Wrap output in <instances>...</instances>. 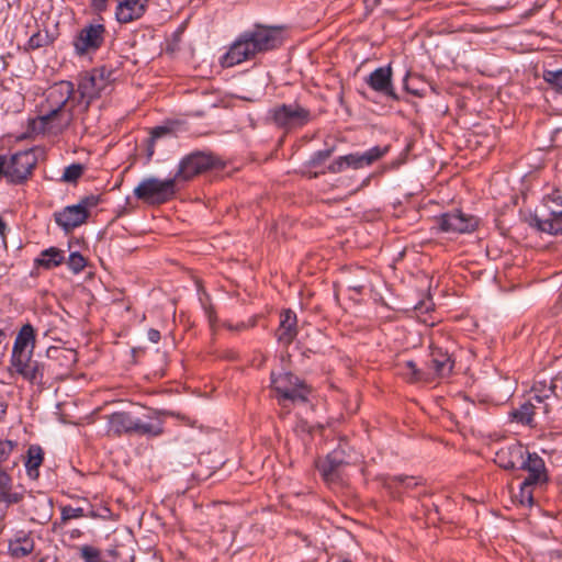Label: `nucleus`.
<instances>
[{
  "instance_id": "1",
  "label": "nucleus",
  "mask_w": 562,
  "mask_h": 562,
  "mask_svg": "<svg viewBox=\"0 0 562 562\" xmlns=\"http://www.w3.org/2000/svg\"><path fill=\"white\" fill-rule=\"evenodd\" d=\"M74 94L71 81L61 80L49 87L38 117L44 132L56 135L70 126L74 121V108L78 103Z\"/></svg>"
},
{
  "instance_id": "2",
  "label": "nucleus",
  "mask_w": 562,
  "mask_h": 562,
  "mask_svg": "<svg viewBox=\"0 0 562 562\" xmlns=\"http://www.w3.org/2000/svg\"><path fill=\"white\" fill-rule=\"evenodd\" d=\"M282 43L281 30L263 25L246 31L231 45L222 57V66L233 67L254 58L257 54L276 48Z\"/></svg>"
},
{
  "instance_id": "3",
  "label": "nucleus",
  "mask_w": 562,
  "mask_h": 562,
  "mask_svg": "<svg viewBox=\"0 0 562 562\" xmlns=\"http://www.w3.org/2000/svg\"><path fill=\"white\" fill-rule=\"evenodd\" d=\"M110 71L104 68L92 69L79 76L78 79V104L83 103V110L87 111L91 102L100 98L110 87Z\"/></svg>"
},
{
  "instance_id": "4",
  "label": "nucleus",
  "mask_w": 562,
  "mask_h": 562,
  "mask_svg": "<svg viewBox=\"0 0 562 562\" xmlns=\"http://www.w3.org/2000/svg\"><path fill=\"white\" fill-rule=\"evenodd\" d=\"M176 183L175 177L166 180L148 177L134 189V195L148 204H162L175 195Z\"/></svg>"
},
{
  "instance_id": "5",
  "label": "nucleus",
  "mask_w": 562,
  "mask_h": 562,
  "mask_svg": "<svg viewBox=\"0 0 562 562\" xmlns=\"http://www.w3.org/2000/svg\"><path fill=\"white\" fill-rule=\"evenodd\" d=\"M271 387L276 391L279 402L304 403L311 392L303 381L290 372L272 373Z\"/></svg>"
},
{
  "instance_id": "6",
  "label": "nucleus",
  "mask_w": 562,
  "mask_h": 562,
  "mask_svg": "<svg viewBox=\"0 0 562 562\" xmlns=\"http://www.w3.org/2000/svg\"><path fill=\"white\" fill-rule=\"evenodd\" d=\"M99 196L88 195L82 198L78 204L68 205L54 214L55 222L66 233L86 223L90 210L99 204Z\"/></svg>"
},
{
  "instance_id": "7",
  "label": "nucleus",
  "mask_w": 562,
  "mask_h": 562,
  "mask_svg": "<svg viewBox=\"0 0 562 562\" xmlns=\"http://www.w3.org/2000/svg\"><path fill=\"white\" fill-rule=\"evenodd\" d=\"M109 432L120 436L122 434H137L148 436H159L162 432L160 424L144 423L135 419L131 414L116 412L109 416Z\"/></svg>"
},
{
  "instance_id": "8",
  "label": "nucleus",
  "mask_w": 562,
  "mask_h": 562,
  "mask_svg": "<svg viewBox=\"0 0 562 562\" xmlns=\"http://www.w3.org/2000/svg\"><path fill=\"white\" fill-rule=\"evenodd\" d=\"M35 164V154L31 150L15 153L9 159L0 156V175L12 183H21L31 175Z\"/></svg>"
},
{
  "instance_id": "9",
  "label": "nucleus",
  "mask_w": 562,
  "mask_h": 562,
  "mask_svg": "<svg viewBox=\"0 0 562 562\" xmlns=\"http://www.w3.org/2000/svg\"><path fill=\"white\" fill-rule=\"evenodd\" d=\"M562 390V375H558L550 381H537L532 385L528 402L531 403L540 416L549 414L551 408V401L558 396L557 390Z\"/></svg>"
},
{
  "instance_id": "10",
  "label": "nucleus",
  "mask_w": 562,
  "mask_h": 562,
  "mask_svg": "<svg viewBox=\"0 0 562 562\" xmlns=\"http://www.w3.org/2000/svg\"><path fill=\"white\" fill-rule=\"evenodd\" d=\"M273 122L284 128H295L305 125L311 120V113L297 103L282 104L271 110Z\"/></svg>"
},
{
  "instance_id": "11",
  "label": "nucleus",
  "mask_w": 562,
  "mask_h": 562,
  "mask_svg": "<svg viewBox=\"0 0 562 562\" xmlns=\"http://www.w3.org/2000/svg\"><path fill=\"white\" fill-rule=\"evenodd\" d=\"M215 158L204 153H193L184 157L179 165V169L175 175L176 181H188L195 176L213 168Z\"/></svg>"
},
{
  "instance_id": "12",
  "label": "nucleus",
  "mask_w": 562,
  "mask_h": 562,
  "mask_svg": "<svg viewBox=\"0 0 562 562\" xmlns=\"http://www.w3.org/2000/svg\"><path fill=\"white\" fill-rule=\"evenodd\" d=\"M105 38L103 24H89L82 27L74 41V47L78 55L83 56L98 50Z\"/></svg>"
},
{
  "instance_id": "13",
  "label": "nucleus",
  "mask_w": 562,
  "mask_h": 562,
  "mask_svg": "<svg viewBox=\"0 0 562 562\" xmlns=\"http://www.w3.org/2000/svg\"><path fill=\"white\" fill-rule=\"evenodd\" d=\"M439 227L446 233H470L477 226V220L474 216L462 213L461 211H453L442 214L438 218Z\"/></svg>"
},
{
  "instance_id": "14",
  "label": "nucleus",
  "mask_w": 562,
  "mask_h": 562,
  "mask_svg": "<svg viewBox=\"0 0 562 562\" xmlns=\"http://www.w3.org/2000/svg\"><path fill=\"white\" fill-rule=\"evenodd\" d=\"M11 367L23 379L35 382L43 376L38 363L32 360V350L30 351H12Z\"/></svg>"
},
{
  "instance_id": "15",
  "label": "nucleus",
  "mask_w": 562,
  "mask_h": 562,
  "mask_svg": "<svg viewBox=\"0 0 562 562\" xmlns=\"http://www.w3.org/2000/svg\"><path fill=\"white\" fill-rule=\"evenodd\" d=\"M350 463V457H346V451L339 447L318 464V469L326 482H335L339 479L341 468Z\"/></svg>"
},
{
  "instance_id": "16",
  "label": "nucleus",
  "mask_w": 562,
  "mask_h": 562,
  "mask_svg": "<svg viewBox=\"0 0 562 562\" xmlns=\"http://www.w3.org/2000/svg\"><path fill=\"white\" fill-rule=\"evenodd\" d=\"M366 82L372 90L387 95L393 100H397V95L392 85L391 66L376 68L366 78Z\"/></svg>"
},
{
  "instance_id": "17",
  "label": "nucleus",
  "mask_w": 562,
  "mask_h": 562,
  "mask_svg": "<svg viewBox=\"0 0 562 562\" xmlns=\"http://www.w3.org/2000/svg\"><path fill=\"white\" fill-rule=\"evenodd\" d=\"M520 468L529 473L525 479L526 484L542 485L547 483L548 474L544 461L537 453H527V459H522Z\"/></svg>"
},
{
  "instance_id": "18",
  "label": "nucleus",
  "mask_w": 562,
  "mask_h": 562,
  "mask_svg": "<svg viewBox=\"0 0 562 562\" xmlns=\"http://www.w3.org/2000/svg\"><path fill=\"white\" fill-rule=\"evenodd\" d=\"M148 0H119L116 8V19L121 23H130L139 19L144 12Z\"/></svg>"
},
{
  "instance_id": "19",
  "label": "nucleus",
  "mask_w": 562,
  "mask_h": 562,
  "mask_svg": "<svg viewBox=\"0 0 562 562\" xmlns=\"http://www.w3.org/2000/svg\"><path fill=\"white\" fill-rule=\"evenodd\" d=\"M524 454L525 449L521 445H509L501 448L495 453L494 461L498 467L505 470H513L518 462L522 461Z\"/></svg>"
},
{
  "instance_id": "20",
  "label": "nucleus",
  "mask_w": 562,
  "mask_h": 562,
  "mask_svg": "<svg viewBox=\"0 0 562 562\" xmlns=\"http://www.w3.org/2000/svg\"><path fill=\"white\" fill-rule=\"evenodd\" d=\"M296 315L291 310L281 313L279 328L277 329L278 341L283 345H290L297 335Z\"/></svg>"
},
{
  "instance_id": "21",
  "label": "nucleus",
  "mask_w": 562,
  "mask_h": 562,
  "mask_svg": "<svg viewBox=\"0 0 562 562\" xmlns=\"http://www.w3.org/2000/svg\"><path fill=\"white\" fill-rule=\"evenodd\" d=\"M387 148H381L379 146L369 149L363 154H350L346 156V159L349 160V167L355 169L362 168L364 166H370L378 159H380L385 153Z\"/></svg>"
},
{
  "instance_id": "22",
  "label": "nucleus",
  "mask_w": 562,
  "mask_h": 562,
  "mask_svg": "<svg viewBox=\"0 0 562 562\" xmlns=\"http://www.w3.org/2000/svg\"><path fill=\"white\" fill-rule=\"evenodd\" d=\"M430 363L436 375L440 378L449 375L453 368V362L450 356L440 348H434L431 350Z\"/></svg>"
},
{
  "instance_id": "23",
  "label": "nucleus",
  "mask_w": 562,
  "mask_h": 562,
  "mask_svg": "<svg viewBox=\"0 0 562 562\" xmlns=\"http://www.w3.org/2000/svg\"><path fill=\"white\" fill-rule=\"evenodd\" d=\"M64 260V251L56 247H50L41 252L40 257L35 259V265L45 269H53L60 266Z\"/></svg>"
},
{
  "instance_id": "24",
  "label": "nucleus",
  "mask_w": 562,
  "mask_h": 562,
  "mask_svg": "<svg viewBox=\"0 0 562 562\" xmlns=\"http://www.w3.org/2000/svg\"><path fill=\"white\" fill-rule=\"evenodd\" d=\"M43 459L44 452L40 446L33 445L29 448L25 468L30 477H38V468L41 467Z\"/></svg>"
},
{
  "instance_id": "25",
  "label": "nucleus",
  "mask_w": 562,
  "mask_h": 562,
  "mask_svg": "<svg viewBox=\"0 0 562 562\" xmlns=\"http://www.w3.org/2000/svg\"><path fill=\"white\" fill-rule=\"evenodd\" d=\"M34 329L30 324L23 325L20 329L12 351H30L34 347Z\"/></svg>"
},
{
  "instance_id": "26",
  "label": "nucleus",
  "mask_w": 562,
  "mask_h": 562,
  "mask_svg": "<svg viewBox=\"0 0 562 562\" xmlns=\"http://www.w3.org/2000/svg\"><path fill=\"white\" fill-rule=\"evenodd\" d=\"M537 223L542 232L553 235L562 234V213H550L549 218L538 220Z\"/></svg>"
},
{
  "instance_id": "27",
  "label": "nucleus",
  "mask_w": 562,
  "mask_h": 562,
  "mask_svg": "<svg viewBox=\"0 0 562 562\" xmlns=\"http://www.w3.org/2000/svg\"><path fill=\"white\" fill-rule=\"evenodd\" d=\"M400 368V373L412 383L425 381L426 376L423 371H420L416 363L412 360L405 361L403 363L397 364Z\"/></svg>"
},
{
  "instance_id": "28",
  "label": "nucleus",
  "mask_w": 562,
  "mask_h": 562,
  "mask_svg": "<svg viewBox=\"0 0 562 562\" xmlns=\"http://www.w3.org/2000/svg\"><path fill=\"white\" fill-rule=\"evenodd\" d=\"M33 541L26 537L11 541L9 544V551L14 558L26 557L33 551Z\"/></svg>"
},
{
  "instance_id": "29",
  "label": "nucleus",
  "mask_w": 562,
  "mask_h": 562,
  "mask_svg": "<svg viewBox=\"0 0 562 562\" xmlns=\"http://www.w3.org/2000/svg\"><path fill=\"white\" fill-rule=\"evenodd\" d=\"M532 407L531 403L526 401L519 408L514 409L510 416L521 424L531 425L533 417L539 415Z\"/></svg>"
},
{
  "instance_id": "30",
  "label": "nucleus",
  "mask_w": 562,
  "mask_h": 562,
  "mask_svg": "<svg viewBox=\"0 0 562 562\" xmlns=\"http://www.w3.org/2000/svg\"><path fill=\"white\" fill-rule=\"evenodd\" d=\"M550 213H562V189L554 190L544 200Z\"/></svg>"
},
{
  "instance_id": "31",
  "label": "nucleus",
  "mask_w": 562,
  "mask_h": 562,
  "mask_svg": "<svg viewBox=\"0 0 562 562\" xmlns=\"http://www.w3.org/2000/svg\"><path fill=\"white\" fill-rule=\"evenodd\" d=\"M83 173V166L81 164H72L65 168L61 180L64 182H76Z\"/></svg>"
},
{
  "instance_id": "32",
  "label": "nucleus",
  "mask_w": 562,
  "mask_h": 562,
  "mask_svg": "<svg viewBox=\"0 0 562 562\" xmlns=\"http://www.w3.org/2000/svg\"><path fill=\"white\" fill-rule=\"evenodd\" d=\"M67 265L74 273H79L87 266V260L81 254L75 251L69 255Z\"/></svg>"
},
{
  "instance_id": "33",
  "label": "nucleus",
  "mask_w": 562,
  "mask_h": 562,
  "mask_svg": "<svg viewBox=\"0 0 562 562\" xmlns=\"http://www.w3.org/2000/svg\"><path fill=\"white\" fill-rule=\"evenodd\" d=\"M81 558L85 562H103L99 549L91 546H83L80 548Z\"/></svg>"
},
{
  "instance_id": "34",
  "label": "nucleus",
  "mask_w": 562,
  "mask_h": 562,
  "mask_svg": "<svg viewBox=\"0 0 562 562\" xmlns=\"http://www.w3.org/2000/svg\"><path fill=\"white\" fill-rule=\"evenodd\" d=\"M543 79L557 90L562 91V69L544 71Z\"/></svg>"
},
{
  "instance_id": "35",
  "label": "nucleus",
  "mask_w": 562,
  "mask_h": 562,
  "mask_svg": "<svg viewBox=\"0 0 562 562\" xmlns=\"http://www.w3.org/2000/svg\"><path fill=\"white\" fill-rule=\"evenodd\" d=\"M532 486H537V484H526V480L520 485L519 494L517 497L519 498L520 504L531 505L533 502L532 496Z\"/></svg>"
},
{
  "instance_id": "36",
  "label": "nucleus",
  "mask_w": 562,
  "mask_h": 562,
  "mask_svg": "<svg viewBox=\"0 0 562 562\" xmlns=\"http://www.w3.org/2000/svg\"><path fill=\"white\" fill-rule=\"evenodd\" d=\"M85 517L83 508L81 507H71L65 506L61 508V519L63 521H67L75 518Z\"/></svg>"
},
{
  "instance_id": "37",
  "label": "nucleus",
  "mask_w": 562,
  "mask_h": 562,
  "mask_svg": "<svg viewBox=\"0 0 562 562\" xmlns=\"http://www.w3.org/2000/svg\"><path fill=\"white\" fill-rule=\"evenodd\" d=\"M16 447V442L12 440H0V463L7 461Z\"/></svg>"
},
{
  "instance_id": "38",
  "label": "nucleus",
  "mask_w": 562,
  "mask_h": 562,
  "mask_svg": "<svg viewBox=\"0 0 562 562\" xmlns=\"http://www.w3.org/2000/svg\"><path fill=\"white\" fill-rule=\"evenodd\" d=\"M22 499V495L19 493H13L11 490H7L0 492V504H5L7 506L11 504H16Z\"/></svg>"
},
{
  "instance_id": "39",
  "label": "nucleus",
  "mask_w": 562,
  "mask_h": 562,
  "mask_svg": "<svg viewBox=\"0 0 562 562\" xmlns=\"http://www.w3.org/2000/svg\"><path fill=\"white\" fill-rule=\"evenodd\" d=\"M333 154V149H325L319 150L313 155V157L310 160V166L317 167L321 164H323L325 160H327Z\"/></svg>"
},
{
  "instance_id": "40",
  "label": "nucleus",
  "mask_w": 562,
  "mask_h": 562,
  "mask_svg": "<svg viewBox=\"0 0 562 562\" xmlns=\"http://www.w3.org/2000/svg\"><path fill=\"white\" fill-rule=\"evenodd\" d=\"M47 35L46 34H41L40 32L38 33H35L33 34L30 40H29V47L32 48V49H36V48H40V47H43L47 44Z\"/></svg>"
},
{
  "instance_id": "41",
  "label": "nucleus",
  "mask_w": 562,
  "mask_h": 562,
  "mask_svg": "<svg viewBox=\"0 0 562 562\" xmlns=\"http://www.w3.org/2000/svg\"><path fill=\"white\" fill-rule=\"evenodd\" d=\"M345 166H349V160L341 156L328 166V170L333 173L340 172Z\"/></svg>"
},
{
  "instance_id": "42",
  "label": "nucleus",
  "mask_w": 562,
  "mask_h": 562,
  "mask_svg": "<svg viewBox=\"0 0 562 562\" xmlns=\"http://www.w3.org/2000/svg\"><path fill=\"white\" fill-rule=\"evenodd\" d=\"M7 490H12V479L7 472L0 470V492Z\"/></svg>"
},
{
  "instance_id": "43",
  "label": "nucleus",
  "mask_w": 562,
  "mask_h": 562,
  "mask_svg": "<svg viewBox=\"0 0 562 562\" xmlns=\"http://www.w3.org/2000/svg\"><path fill=\"white\" fill-rule=\"evenodd\" d=\"M170 132V128L165 126H157L153 128L150 134L151 142H155L156 139L169 134Z\"/></svg>"
},
{
  "instance_id": "44",
  "label": "nucleus",
  "mask_w": 562,
  "mask_h": 562,
  "mask_svg": "<svg viewBox=\"0 0 562 562\" xmlns=\"http://www.w3.org/2000/svg\"><path fill=\"white\" fill-rule=\"evenodd\" d=\"M413 80V78H405L404 80V88L406 89V91H408L409 93L414 94V95H417V97H422L423 93L420 92L419 89H417L416 87H412L411 86V81Z\"/></svg>"
},
{
  "instance_id": "45",
  "label": "nucleus",
  "mask_w": 562,
  "mask_h": 562,
  "mask_svg": "<svg viewBox=\"0 0 562 562\" xmlns=\"http://www.w3.org/2000/svg\"><path fill=\"white\" fill-rule=\"evenodd\" d=\"M394 480L397 481L398 483L405 485L406 487L417 485V482H415V479L409 477V476H397Z\"/></svg>"
},
{
  "instance_id": "46",
  "label": "nucleus",
  "mask_w": 562,
  "mask_h": 562,
  "mask_svg": "<svg viewBox=\"0 0 562 562\" xmlns=\"http://www.w3.org/2000/svg\"><path fill=\"white\" fill-rule=\"evenodd\" d=\"M148 339L151 342H158L160 339V333L157 329H149L148 330Z\"/></svg>"
},
{
  "instance_id": "47",
  "label": "nucleus",
  "mask_w": 562,
  "mask_h": 562,
  "mask_svg": "<svg viewBox=\"0 0 562 562\" xmlns=\"http://www.w3.org/2000/svg\"><path fill=\"white\" fill-rule=\"evenodd\" d=\"M105 2L106 0H91L92 5L99 11L105 8Z\"/></svg>"
},
{
  "instance_id": "48",
  "label": "nucleus",
  "mask_w": 562,
  "mask_h": 562,
  "mask_svg": "<svg viewBox=\"0 0 562 562\" xmlns=\"http://www.w3.org/2000/svg\"><path fill=\"white\" fill-rule=\"evenodd\" d=\"M149 144H148V147H147V158L150 159L155 153V148H154V143L155 142H151V138H149Z\"/></svg>"
},
{
  "instance_id": "49",
  "label": "nucleus",
  "mask_w": 562,
  "mask_h": 562,
  "mask_svg": "<svg viewBox=\"0 0 562 562\" xmlns=\"http://www.w3.org/2000/svg\"><path fill=\"white\" fill-rule=\"evenodd\" d=\"M363 286H364V285H363L362 283H358V282H352V283L350 284V288H351V289H353V290H355V291H357V292H361V291H362V289H363Z\"/></svg>"
},
{
  "instance_id": "50",
  "label": "nucleus",
  "mask_w": 562,
  "mask_h": 562,
  "mask_svg": "<svg viewBox=\"0 0 562 562\" xmlns=\"http://www.w3.org/2000/svg\"><path fill=\"white\" fill-rule=\"evenodd\" d=\"M5 229H7V225H5V223L2 221V218L0 217V236H1L2 238H4Z\"/></svg>"
},
{
  "instance_id": "51",
  "label": "nucleus",
  "mask_w": 562,
  "mask_h": 562,
  "mask_svg": "<svg viewBox=\"0 0 562 562\" xmlns=\"http://www.w3.org/2000/svg\"><path fill=\"white\" fill-rule=\"evenodd\" d=\"M3 336H4L3 331L0 330V344L2 342Z\"/></svg>"
},
{
  "instance_id": "52",
  "label": "nucleus",
  "mask_w": 562,
  "mask_h": 562,
  "mask_svg": "<svg viewBox=\"0 0 562 562\" xmlns=\"http://www.w3.org/2000/svg\"><path fill=\"white\" fill-rule=\"evenodd\" d=\"M40 562H45V559H42Z\"/></svg>"
}]
</instances>
